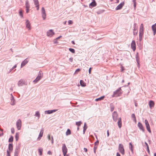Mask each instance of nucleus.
I'll return each instance as SVG.
<instances>
[{
    "mask_svg": "<svg viewBox=\"0 0 156 156\" xmlns=\"http://www.w3.org/2000/svg\"><path fill=\"white\" fill-rule=\"evenodd\" d=\"M110 107L111 108V111L112 112L114 109V106L112 104H111L110 105Z\"/></svg>",
    "mask_w": 156,
    "mask_h": 156,
    "instance_id": "obj_29",
    "label": "nucleus"
},
{
    "mask_svg": "<svg viewBox=\"0 0 156 156\" xmlns=\"http://www.w3.org/2000/svg\"><path fill=\"white\" fill-rule=\"evenodd\" d=\"M80 84L81 86L82 87H85L86 86V84L84 82L83 80H80Z\"/></svg>",
    "mask_w": 156,
    "mask_h": 156,
    "instance_id": "obj_24",
    "label": "nucleus"
},
{
    "mask_svg": "<svg viewBox=\"0 0 156 156\" xmlns=\"http://www.w3.org/2000/svg\"><path fill=\"white\" fill-rule=\"evenodd\" d=\"M151 27L154 32V35H155L156 34V23L153 25Z\"/></svg>",
    "mask_w": 156,
    "mask_h": 156,
    "instance_id": "obj_13",
    "label": "nucleus"
},
{
    "mask_svg": "<svg viewBox=\"0 0 156 156\" xmlns=\"http://www.w3.org/2000/svg\"><path fill=\"white\" fill-rule=\"evenodd\" d=\"M147 151L148 152L149 154H150V151L149 148V147H147Z\"/></svg>",
    "mask_w": 156,
    "mask_h": 156,
    "instance_id": "obj_60",
    "label": "nucleus"
},
{
    "mask_svg": "<svg viewBox=\"0 0 156 156\" xmlns=\"http://www.w3.org/2000/svg\"><path fill=\"white\" fill-rule=\"evenodd\" d=\"M55 34V33L53 31V30L50 29L47 31V35L49 37H52Z\"/></svg>",
    "mask_w": 156,
    "mask_h": 156,
    "instance_id": "obj_4",
    "label": "nucleus"
},
{
    "mask_svg": "<svg viewBox=\"0 0 156 156\" xmlns=\"http://www.w3.org/2000/svg\"><path fill=\"white\" fill-rule=\"evenodd\" d=\"M16 126L18 130H20L22 126L21 121L20 119H18L16 122Z\"/></svg>",
    "mask_w": 156,
    "mask_h": 156,
    "instance_id": "obj_3",
    "label": "nucleus"
},
{
    "mask_svg": "<svg viewBox=\"0 0 156 156\" xmlns=\"http://www.w3.org/2000/svg\"><path fill=\"white\" fill-rule=\"evenodd\" d=\"M13 137L12 136H11L9 138V142H11L13 141Z\"/></svg>",
    "mask_w": 156,
    "mask_h": 156,
    "instance_id": "obj_35",
    "label": "nucleus"
},
{
    "mask_svg": "<svg viewBox=\"0 0 156 156\" xmlns=\"http://www.w3.org/2000/svg\"><path fill=\"white\" fill-rule=\"evenodd\" d=\"M137 31V27H135L133 29V31Z\"/></svg>",
    "mask_w": 156,
    "mask_h": 156,
    "instance_id": "obj_52",
    "label": "nucleus"
},
{
    "mask_svg": "<svg viewBox=\"0 0 156 156\" xmlns=\"http://www.w3.org/2000/svg\"><path fill=\"white\" fill-rule=\"evenodd\" d=\"M81 123V122L80 121L76 122V125L78 126H80Z\"/></svg>",
    "mask_w": 156,
    "mask_h": 156,
    "instance_id": "obj_39",
    "label": "nucleus"
},
{
    "mask_svg": "<svg viewBox=\"0 0 156 156\" xmlns=\"http://www.w3.org/2000/svg\"><path fill=\"white\" fill-rule=\"evenodd\" d=\"M133 145H132V146H130L129 147L130 150H131L132 152L133 151Z\"/></svg>",
    "mask_w": 156,
    "mask_h": 156,
    "instance_id": "obj_50",
    "label": "nucleus"
},
{
    "mask_svg": "<svg viewBox=\"0 0 156 156\" xmlns=\"http://www.w3.org/2000/svg\"><path fill=\"white\" fill-rule=\"evenodd\" d=\"M48 154L49 155L52 154V152L50 151H48Z\"/></svg>",
    "mask_w": 156,
    "mask_h": 156,
    "instance_id": "obj_61",
    "label": "nucleus"
},
{
    "mask_svg": "<svg viewBox=\"0 0 156 156\" xmlns=\"http://www.w3.org/2000/svg\"><path fill=\"white\" fill-rule=\"evenodd\" d=\"M38 81V80H37L36 79L35 80H34V81H33V82L34 83H37Z\"/></svg>",
    "mask_w": 156,
    "mask_h": 156,
    "instance_id": "obj_59",
    "label": "nucleus"
},
{
    "mask_svg": "<svg viewBox=\"0 0 156 156\" xmlns=\"http://www.w3.org/2000/svg\"><path fill=\"white\" fill-rule=\"evenodd\" d=\"M104 98H105V96H101V97L100 98H99L96 99L95 100V101H101V100H103Z\"/></svg>",
    "mask_w": 156,
    "mask_h": 156,
    "instance_id": "obj_22",
    "label": "nucleus"
},
{
    "mask_svg": "<svg viewBox=\"0 0 156 156\" xmlns=\"http://www.w3.org/2000/svg\"><path fill=\"white\" fill-rule=\"evenodd\" d=\"M41 77H40V76H38L36 79L38 80V81L41 79Z\"/></svg>",
    "mask_w": 156,
    "mask_h": 156,
    "instance_id": "obj_47",
    "label": "nucleus"
},
{
    "mask_svg": "<svg viewBox=\"0 0 156 156\" xmlns=\"http://www.w3.org/2000/svg\"><path fill=\"white\" fill-rule=\"evenodd\" d=\"M133 33L134 35H136L137 34V31H133Z\"/></svg>",
    "mask_w": 156,
    "mask_h": 156,
    "instance_id": "obj_57",
    "label": "nucleus"
},
{
    "mask_svg": "<svg viewBox=\"0 0 156 156\" xmlns=\"http://www.w3.org/2000/svg\"><path fill=\"white\" fill-rule=\"evenodd\" d=\"M99 144V141L97 140L96 142L94 143V146H97L96 145H98Z\"/></svg>",
    "mask_w": 156,
    "mask_h": 156,
    "instance_id": "obj_46",
    "label": "nucleus"
},
{
    "mask_svg": "<svg viewBox=\"0 0 156 156\" xmlns=\"http://www.w3.org/2000/svg\"><path fill=\"white\" fill-rule=\"evenodd\" d=\"M13 145L11 144H9V150L10 151L12 152L13 150Z\"/></svg>",
    "mask_w": 156,
    "mask_h": 156,
    "instance_id": "obj_21",
    "label": "nucleus"
},
{
    "mask_svg": "<svg viewBox=\"0 0 156 156\" xmlns=\"http://www.w3.org/2000/svg\"><path fill=\"white\" fill-rule=\"evenodd\" d=\"M97 5L96 3L95 0H93L92 2L89 4L90 8H91L92 7H94L96 6Z\"/></svg>",
    "mask_w": 156,
    "mask_h": 156,
    "instance_id": "obj_12",
    "label": "nucleus"
},
{
    "mask_svg": "<svg viewBox=\"0 0 156 156\" xmlns=\"http://www.w3.org/2000/svg\"><path fill=\"white\" fill-rule=\"evenodd\" d=\"M131 117L133 118V121L135 122H136V117L134 114H132L131 115Z\"/></svg>",
    "mask_w": 156,
    "mask_h": 156,
    "instance_id": "obj_30",
    "label": "nucleus"
},
{
    "mask_svg": "<svg viewBox=\"0 0 156 156\" xmlns=\"http://www.w3.org/2000/svg\"><path fill=\"white\" fill-rule=\"evenodd\" d=\"M67 152H63L64 156H66Z\"/></svg>",
    "mask_w": 156,
    "mask_h": 156,
    "instance_id": "obj_62",
    "label": "nucleus"
},
{
    "mask_svg": "<svg viewBox=\"0 0 156 156\" xmlns=\"http://www.w3.org/2000/svg\"><path fill=\"white\" fill-rule=\"evenodd\" d=\"M139 33L144 34V29H140Z\"/></svg>",
    "mask_w": 156,
    "mask_h": 156,
    "instance_id": "obj_43",
    "label": "nucleus"
},
{
    "mask_svg": "<svg viewBox=\"0 0 156 156\" xmlns=\"http://www.w3.org/2000/svg\"><path fill=\"white\" fill-rule=\"evenodd\" d=\"M71 134V131L69 129H68L66 132V135L67 136Z\"/></svg>",
    "mask_w": 156,
    "mask_h": 156,
    "instance_id": "obj_25",
    "label": "nucleus"
},
{
    "mask_svg": "<svg viewBox=\"0 0 156 156\" xmlns=\"http://www.w3.org/2000/svg\"><path fill=\"white\" fill-rule=\"evenodd\" d=\"M149 106L151 108L154 107V102L151 100L149 102Z\"/></svg>",
    "mask_w": 156,
    "mask_h": 156,
    "instance_id": "obj_18",
    "label": "nucleus"
},
{
    "mask_svg": "<svg viewBox=\"0 0 156 156\" xmlns=\"http://www.w3.org/2000/svg\"><path fill=\"white\" fill-rule=\"evenodd\" d=\"M80 70V69H76L75 72V74L76 73H77L79 72Z\"/></svg>",
    "mask_w": 156,
    "mask_h": 156,
    "instance_id": "obj_49",
    "label": "nucleus"
},
{
    "mask_svg": "<svg viewBox=\"0 0 156 156\" xmlns=\"http://www.w3.org/2000/svg\"><path fill=\"white\" fill-rule=\"evenodd\" d=\"M69 61L71 62H72L73 61V58L72 57H71L69 58Z\"/></svg>",
    "mask_w": 156,
    "mask_h": 156,
    "instance_id": "obj_54",
    "label": "nucleus"
},
{
    "mask_svg": "<svg viewBox=\"0 0 156 156\" xmlns=\"http://www.w3.org/2000/svg\"><path fill=\"white\" fill-rule=\"evenodd\" d=\"M26 8L29 9L30 8V5L27 1L26 2Z\"/></svg>",
    "mask_w": 156,
    "mask_h": 156,
    "instance_id": "obj_31",
    "label": "nucleus"
},
{
    "mask_svg": "<svg viewBox=\"0 0 156 156\" xmlns=\"http://www.w3.org/2000/svg\"><path fill=\"white\" fill-rule=\"evenodd\" d=\"M146 128L147 129V130L150 133H151V129H150L149 124H148L147 125H146Z\"/></svg>",
    "mask_w": 156,
    "mask_h": 156,
    "instance_id": "obj_26",
    "label": "nucleus"
},
{
    "mask_svg": "<svg viewBox=\"0 0 156 156\" xmlns=\"http://www.w3.org/2000/svg\"><path fill=\"white\" fill-rule=\"evenodd\" d=\"M11 132L12 133H14L15 132V130L13 128H12L11 129Z\"/></svg>",
    "mask_w": 156,
    "mask_h": 156,
    "instance_id": "obj_51",
    "label": "nucleus"
},
{
    "mask_svg": "<svg viewBox=\"0 0 156 156\" xmlns=\"http://www.w3.org/2000/svg\"><path fill=\"white\" fill-rule=\"evenodd\" d=\"M57 110H55V109L52 110H47V111H45L44 112V113L45 114H49L52 113H53L54 112H56Z\"/></svg>",
    "mask_w": 156,
    "mask_h": 156,
    "instance_id": "obj_11",
    "label": "nucleus"
},
{
    "mask_svg": "<svg viewBox=\"0 0 156 156\" xmlns=\"http://www.w3.org/2000/svg\"><path fill=\"white\" fill-rule=\"evenodd\" d=\"M131 48L133 51H134L136 49V43L135 41L133 40L131 44Z\"/></svg>",
    "mask_w": 156,
    "mask_h": 156,
    "instance_id": "obj_9",
    "label": "nucleus"
},
{
    "mask_svg": "<svg viewBox=\"0 0 156 156\" xmlns=\"http://www.w3.org/2000/svg\"><path fill=\"white\" fill-rule=\"evenodd\" d=\"M34 115L35 116L37 117H38V118L39 119V118L40 117V114L39 112L37 111L36 112V113Z\"/></svg>",
    "mask_w": 156,
    "mask_h": 156,
    "instance_id": "obj_28",
    "label": "nucleus"
},
{
    "mask_svg": "<svg viewBox=\"0 0 156 156\" xmlns=\"http://www.w3.org/2000/svg\"><path fill=\"white\" fill-rule=\"evenodd\" d=\"M16 65H15V66H14L12 69H10L9 71L8 72V73H9L12 70H13L15 68H16Z\"/></svg>",
    "mask_w": 156,
    "mask_h": 156,
    "instance_id": "obj_37",
    "label": "nucleus"
},
{
    "mask_svg": "<svg viewBox=\"0 0 156 156\" xmlns=\"http://www.w3.org/2000/svg\"><path fill=\"white\" fill-rule=\"evenodd\" d=\"M44 132V129L43 128H42L40 131L39 134V135L38 137L37 138V140H40L41 137L43 136V133Z\"/></svg>",
    "mask_w": 156,
    "mask_h": 156,
    "instance_id": "obj_8",
    "label": "nucleus"
},
{
    "mask_svg": "<svg viewBox=\"0 0 156 156\" xmlns=\"http://www.w3.org/2000/svg\"><path fill=\"white\" fill-rule=\"evenodd\" d=\"M20 147V144H19L17 146H16L15 150V151H19Z\"/></svg>",
    "mask_w": 156,
    "mask_h": 156,
    "instance_id": "obj_27",
    "label": "nucleus"
},
{
    "mask_svg": "<svg viewBox=\"0 0 156 156\" xmlns=\"http://www.w3.org/2000/svg\"><path fill=\"white\" fill-rule=\"evenodd\" d=\"M57 40L56 39V38L54 40V42L55 44H56L58 43Z\"/></svg>",
    "mask_w": 156,
    "mask_h": 156,
    "instance_id": "obj_56",
    "label": "nucleus"
},
{
    "mask_svg": "<svg viewBox=\"0 0 156 156\" xmlns=\"http://www.w3.org/2000/svg\"><path fill=\"white\" fill-rule=\"evenodd\" d=\"M42 17L43 18V20H44L46 19V14L45 13V11L44 7H42L41 9Z\"/></svg>",
    "mask_w": 156,
    "mask_h": 156,
    "instance_id": "obj_6",
    "label": "nucleus"
},
{
    "mask_svg": "<svg viewBox=\"0 0 156 156\" xmlns=\"http://www.w3.org/2000/svg\"><path fill=\"white\" fill-rule=\"evenodd\" d=\"M69 50L72 52L73 53H75V50L72 48H69Z\"/></svg>",
    "mask_w": 156,
    "mask_h": 156,
    "instance_id": "obj_34",
    "label": "nucleus"
},
{
    "mask_svg": "<svg viewBox=\"0 0 156 156\" xmlns=\"http://www.w3.org/2000/svg\"><path fill=\"white\" fill-rule=\"evenodd\" d=\"M118 122L117 123L118 125L119 128H121L122 126V121L121 119V118H119L118 119Z\"/></svg>",
    "mask_w": 156,
    "mask_h": 156,
    "instance_id": "obj_17",
    "label": "nucleus"
},
{
    "mask_svg": "<svg viewBox=\"0 0 156 156\" xmlns=\"http://www.w3.org/2000/svg\"><path fill=\"white\" fill-rule=\"evenodd\" d=\"M18 133H16V134L15 135L16 140V141H17L18 140Z\"/></svg>",
    "mask_w": 156,
    "mask_h": 156,
    "instance_id": "obj_42",
    "label": "nucleus"
},
{
    "mask_svg": "<svg viewBox=\"0 0 156 156\" xmlns=\"http://www.w3.org/2000/svg\"><path fill=\"white\" fill-rule=\"evenodd\" d=\"M83 149L85 152H87V148H84Z\"/></svg>",
    "mask_w": 156,
    "mask_h": 156,
    "instance_id": "obj_64",
    "label": "nucleus"
},
{
    "mask_svg": "<svg viewBox=\"0 0 156 156\" xmlns=\"http://www.w3.org/2000/svg\"><path fill=\"white\" fill-rule=\"evenodd\" d=\"M143 34L139 33V37H143Z\"/></svg>",
    "mask_w": 156,
    "mask_h": 156,
    "instance_id": "obj_63",
    "label": "nucleus"
},
{
    "mask_svg": "<svg viewBox=\"0 0 156 156\" xmlns=\"http://www.w3.org/2000/svg\"><path fill=\"white\" fill-rule=\"evenodd\" d=\"M118 114L117 112L115 111L112 114V118L114 121H117L118 120Z\"/></svg>",
    "mask_w": 156,
    "mask_h": 156,
    "instance_id": "obj_5",
    "label": "nucleus"
},
{
    "mask_svg": "<svg viewBox=\"0 0 156 156\" xmlns=\"http://www.w3.org/2000/svg\"><path fill=\"white\" fill-rule=\"evenodd\" d=\"M24 84V82L23 79H21L19 80L18 82V85L19 87L22 86L23 84Z\"/></svg>",
    "mask_w": 156,
    "mask_h": 156,
    "instance_id": "obj_14",
    "label": "nucleus"
},
{
    "mask_svg": "<svg viewBox=\"0 0 156 156\" xmlns=\"http://www.w3.org/2000/svg\"><path fill=\"white\" fill-rule=\"evenodd\" d=\"M68 23L69 24H72L73 22L71 20H69L68 21Z\"/></svg>",
    "mask_w": 156,
    "mask_h": 156,
    "instance_id": "obj_53",
    "label": "nucleus"
},
{
    "mask_svg": "<svg viewBox=\"0 0 156 156\" xmlns=\"http://www.w3.org/2000/svg\"><path fill=\"white\" fill-rule=\"evenodd\" d=\"M140 29H144V26L143 24H141L140 25Z\"/></svg>",
    "mask_w": 156,
    "mask_h": 156,
    "instance_id": "obj_55",
    "label": "nucleus"
},
{
    "mask_svg": "<svg viewBox=\"0 0 156 156\" xmlns=\"http://www.w3.org/2000/svg\"><path fill=\"white\" fill-rule=\"evenodd\" d=\"M136 61L137 62V63H138V62L139 61V57L138 55V53H137L136 55Z\"/></svg>",
    "mask_w": 156,
    "mask_h": 156,
    "instance_id": "obj_32",
    "label": "nucleus"
},
{
    "mask_svg": "<svg viewBox=\"0 0 156 156\" xmlns=\"http://www.w3.org/2000/svg\"><path fill=\"white\" fill-rule=\"evenodd\" d=\"M104 12V10H101L98 11L97 12H96L98 14H101V13H103Z\"/></svg>",
    "mask_w": 156,
    "mask_h": 156,
    "instance_id": "obj_38",
    "label": "nucleus"
},
{
    "mask_svg": "<svg viewBox=\"0 0 156 156\" xmlns=\"http://www.w3.org/2000/svg\"><path fill=\"white\" fill-rule=\"evenodd\" d=\"M62 152H67V149L65 144H63L62 146Z\"/></svg>",
    "mask_w": 156,
    "mask_h": 156,
    "instance_id": "obj_16",
    "label": "nucleus"
},
{
    "mask_svg": "<svg viewBox=\"0 0 156 156\" xmlns=\"http://www.w3.org/2000/svg\"><path fill=\"white\" fill-rule=\"evenodd\" d=\"M7 155L6 156H10V154L8 150L7 151Z\"/></svg>",
    "mask_w": 156,
    "mask_h": 156,
    "instance_id": "obj_44",
    "label": "nucleus"
},
{
    "mask_svg": "<svg viewBox=\"0 0 156 156\" xmlns=\"http://www.w3.org/2000/svg\"><path fill=\"white\" fill-rule=\"evenodd\" d=\"M43 151V149H42L39 148L38 149V152L39 153V154L40 155H42V152Z\"/></svg>",
    "mask_w": 156,
    "mask_h": 156,
    "instance_id": "obj_36",
    "label": "nucleus"
},
{
    "mask_svg": "<svg viewBox=\"0 0 156 156\" xmlns=\"http://www.w3.org/2000/svg\"><path fill=\"white\" fill-rule=\"evenodd\" d=\"M92 69V68L90 67L89 69L88 72L89 74H90L91 73V69Z\"/></svg>",
    "mask_w": 156,
    "mask_h": 156,
    "instance_id": "obj_58",
    "label": "nucleus"
},
{
    "mask_svg": "<svg viewBox=\"0 0 156 156\" xmlns=\"http://www.w3.org/2000/svg\"><path fill=\"white\" fill-rule=\"evenodd\" d=\"M26 27L28 28L29 30L30 29V22L28 20H26Z\"/></svg>",
    "mask_w": 156,
    "mask_h": 156,
    "instance_id": "obj_15",
    "label": "nucleus"
},
{
    "mask_svg": "<svg viewBox=\"0 0 156 156\" xmlns=\"http://www.w3.org/2000/svg\"><path fill=\"white\" fill-rule=\"evenodd\" d=\"M38 76H40V77H41V78L42 77V74L41 73V72H39Z\"/></svg>",
    "mask_w": 156,
    "mask_h": 156,
    "instance_id": "obj_48",
    "label": "nucleus"
},
{
    "mask_svg": "<svg viewBox=\"0 0 156 156\" xmlns=\"http://www.w3.org/2000/svg\"><path fill=\"white\" fill-rule=\"evenodd\" d=\"M34 4L35 5H39V2L38 0H33Z\"/></svg>",
    "mask_w": 156,
    "mask_h": 156,
    "instance_id": "obj_33",
    "label": "nucleus"
},
{
    "mask_svg": "<svg viewBox=\"0 0 156 156\" xmlns=\"http://www.w3.org/2000/svg\"><path fill=\"white\" fill-rule=\"evenodd\" d=\"M19 15L21 17H23V13H22V11L21 10L19 12Z\"/></svg>",
    "mask_w": 156,
    "mask_h": 156,
    "instance_id": "obj_41",
    "label": "nucleus"
},
{
    "mask_svg": "<svg viewBox=\"0 0 156 156\" xmlns=\"http://www.w3.org/2000/svg\"><path fill=\"white\" fill-rule=\"evenodd\" d=\"M11 98L10 100L12 102H11L10 103H11V105H14V104H15V103H14V101L15 100L14 99L13 97V95H12V94H11Z\"/></svg>",
    "mask_w": 156,
    "mask_h": 156,
    "instance_id": "obj_20",
    "label": "nucleus"
},
{
    "mask_svg": "<svg viewBox=\"0 0 156 156\" xmlns=\"http://www.w3.org/2000/svg\"><path fill=\"white\" fill-rule=\"evenodd\" d=\"M28 61L27 59H26L24 60L22 62L21 64V67L22 68L23 66H25L28 62Z\"/></svg>",
    "mask_w": 156,
    "mask_h": 156,
    "instance_id": "obj_19",
    "label": "nucleus"
},
{
    "mask_svg": "<svg viewBox=\"0 0 156 156\" xmlns=\"http://www.w3.org/2000/svg\"><path fill=\"white\" fill-rule=\"evenodd\" d=\"M87 126L86 125V123H85L84 124V126L83 127V134H84L85 133V131L87 129Z\"/></svg>",
    "mask_w": 156,
    "mask_h": 156,
    "instance_id": "obj_23",
    "label": "nucleus"
},
{
    "mask_svg": "<svg viewBox=\"0 0 156 156\" xmlns=\"http://www.w3.org/2000/svg\"><path fill=\"white\" fill-rule=\"evenodd\" d=\"M19 151H15L14 152V156H18Z\"/></svg>",
    "mask_w": 156,
    "mask_h": 156,
    "instance_id": "obj_40",
    "label": "nucleus"
},
{
    "mask_svg": "<svg viewBox=\"0 0 156 156\" xmlns=\"http://www.w3.org/2000/svg\"><path fill=\"white\" fill-rule=\"evenodd\" d=\"M118 149L119 152L122 155H124L125 154L124 149L123 146L122 144H119Z\"/></svg>",
    "mask_w": 156,
    "mask_h": 156,
    "instance_id": "obj_2",
    "label": "nucleus"
},
{
    "mask_svg": "<svg viewBox=\"0 0 156 156\" xmlns=\"http://www.w3.org/2000/svg\"><path fill=\"white\" fill-rule=\"evenodd\" d=\"M124 2H123L120 3L119 5H118L115 8V9L116 10H120L121 9L123 6L124 5Z\"/></svg>",
    "mask_w": 156,
    "mask_h": 156,
    "instance_id": "obj_7",
    "label": "nucleus"
},
{
    "mask_svg": "<svg viewBox=\"0 0 156 156\" xmlns=\"http://www.w3.org/2000/svg\"><path fill=\"white\" fill-rule=\"evenodd\" d=\"M138 126L139 128L143 132H144L145 130L144 129L142 124L140 122H139L138 124Z\"/></svg>",
    "mask_w": 156,
    "mask_h": 156,
    "instance_id": "obj_10",
    "label": "nucleus"
},
{
    "mask_svg": "<svg viewBox=\"0 0 156 156\" xmlns=\"http://www.w3.org/2000/svg\"><path fill=\"white\" fill-rule=\"evenodd\" d=\"M145 125L149 124V123L147 119H145L144 121Z\"/></svg>",
    "mask_w": 156,
    "mask_h": 156,
    "instance_id": "obj_45",
    "label": "nucleus"
},
{
    "mask_svg": "<svg viewBox=\"0 0 156 156\" xmlns=\"http://www.w3.org/2000/svg\"><path fill=\"white\" fill-rule=\"evenodd\" d=\"M121 90V88H119L117 90L114 92L112 97H117L120 96L121 94L122 93Z\"/></svg>",
    "mask_w": 156,
    "mask_h": 156,
    "instance_id": "obj_1",
    "label": "nucleus"
}]
</instances>
